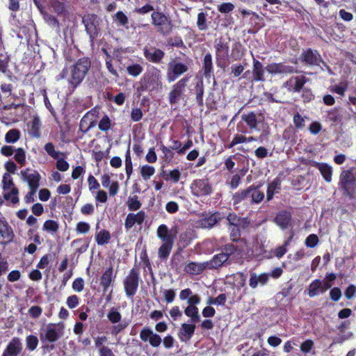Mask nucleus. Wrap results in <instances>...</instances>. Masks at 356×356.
Listing matches in <instances>:
<instances>
[{"label": "nucleus", "instance_id": "1", "mask_svg": "<svg viewBox=\"0 0 356 356\" xmlns=\"http://www.w3.org/2000/svg\"><path fill=\"white\" fill-rule=\"evenodd\" d=\"M338 189L342 196L350 200H356V175L351 170H343L340 172Z\"/></svg>", "mask_w": 356, "mask_h": 356}, {"label": "nucleus", "instance_id": "2", "mask_svg": "<svg viewBox=\"0 0 356 356\" xmlns=\"http://www.w3.org/2000/svg\"><path fill=\"white\" fill-rule=\"evenodd\" d=\"M90 65V60L88 58H80L73 65L71 75L68 79L69 83L73 89L82 82L88 72Z\"/></svg>", "mask_w": 356, "mask_h": 356}, {"label": "nucleus", "instance_id": "3", "mask_svg": "<svg viewBox=\"0 0 356 356\" xmlns=\"http://www.w3.org/2000/svg\"><path fill=\"white\" fill-rule=\"evenodd\" d=\"M63 334V326L60 324L49 323L41 328L40 339L43 343L58 341Z\"/></svg>", "mask_w": 356, "mask_h": 356}, {"label": "nucleus", "instance_id": "4", "mask_svg": "<svg viewBox=\"0 0 356 356\" xmlns=\"http://www.w3.org/2000/svg\"><path fill=\"white\" fill-rule=\"evenodd\" d=\"M162 86L160 71L153 70L145 74L140 81V89L142 90L152 91L158 90Z\"/></svg>", "mask_w": 356, "mask_h": 356}, {"label": "nucleus", "instance_id": "5", "mask_svg": "<svg viewBox=\"0 0 356 356\" xmlns=\"http://www.w3.org/2000/svg\"><path fill=\"white\" fill-rule=\"evenodd\" d=\"M82 22L86 33L89 35L90 42H93L99 33L100 19L95 14H88L83 17Z\"/></svg>", "mask_w": 356, "mask_h": 356}, {"label": "nucleus", "instance_id": "6", "mask_svg": "<svg viewBox=\"0 0 356 356\" xmlns=\"http://www.w3.org/2000/svg\"><path fill=\"white\" fill-rule=\"evenodd\" d=\"M152 24L158 28V31L163 35L170 34L172 31V24L171 20L163 13L153 12L152 13Z\"/></svg>", "mask_w": 356, "mask_h": 356}, {"label": "nucleus", "instance_id": "7", "mask_svg": "<svg viewBox=\"0 0 356 356\" xmlns=\"http://www.w3.org/2000/svg\"><path fill=\"white\" fill-rule=\"evenodd\" d=\"M139 269L134 268L123 282L126 295L129 298L133 297L137 291L139 285Z\"/></svg>", "mask_w": 356, "mask_h": 356}, {"label": "nucleus", "instance_id": "8", "mask_svg": "<svg viewBox=\"0 0 356 356\" xmlns=\"http://www.w3.org/2000/svg\"><path fill=\"white\" fill-rule=\"evenodd\" d=\"M214 47L216 49V63L218 67L225 70L228 60L229 46L222 39L216 40Z\"/></svg>", "mask_w": 356, "mask_h": 356}, {"label": "nucleus", "instance_id": "9", "mask_svg": "<svg viewBox=\"0 0 356 356\" xmlns=\"http://www.w3.org/2000/svg\"><path fill=\"white\" fill-rule=\"evenodd\" d=\"M178 233L179 227L177 225H174L171 229H168L165 225H161L159 226L156 231L157 236L161 240L162 243L170 245H174Z\"/></svg>", "mask_w": 356, "mask_h": 356}, {"label": "nucleus", "instance_id": "10", "mask_svg": "<svg viewBox=\"0 0 356 356\" xmlns=\"http://www.w3.org/2000/svg\"><path fill=\"white\" fill-rule=\"evenodd\" d=\"M189 77L185 76L173 85L172 90L169 93V102L171 104L178 103L186 87Z\"/></svg>", "mask_w": 356, "mask_h": 356}, {"label": "nucleus", "instance_id": "11", "mask_svg": "<svg viewBox=\"0 0 356 356\" xmlns=\"http://www.w3.org/2000/svg\"><path fill=\"white\" fill-rule=\"evenodd\" d=\"M192 193L197 196H204L211 193L212 188L208 179L195 180L191 186Z\"/></svg>", "mask_w": 356, "mask_h": 356}, {"label": "nucleus", "instance_id": "12", "mask_svg": "<svg viewBox=\"0 0 356 356\" xmlns=\"http://www.w3.org/2000/svg\"><path fill=\"white\" fill-rule=\"evenodd\" d=\"M21 175L24 181H26L30 189H37L40 186V175L38 171L31 169H26L21 171Z\"/></svg>", "mask_w": 356, "mask_h": 356}, {"label": "nucleus", "instance_id": "13", "mask_svg": "<svg viewBox=\"0 0 356 356\" xmlns=\"http://www.w3.org/2000/svg\"><path fill=\"white\" fill-rule=\"evenodd\" d=\"M140 338L144 342H149L154 348L159 347L162 341L161 337L154 333L149 327H144L140 332Z\"/></svg>", "mask_w": 356, "mask_h": 356}, {"label": "nucleus", "instance_id": "14", "mask_svg": "<svg viewBox=\"0 0 356 356\" xmlns=\"http://www.w3.org/2000/svg\"><path fill=\"white\" fill-rule=\"evenodd\" d=\"M232 264V259H228L226 254L222 252L219 254H215L212 259L207 261V266L209 269H218L222 266H227Z\"/></svg>", "mask_w": 356, "mask_h": 356}, {"label": "nucleus", "instance_id": "15", "mask_svg": "<svg viewBox=\"0 0 356 356\" xmlns=\"http://www.w3.org/2000/svg\"><path fill=\"white\" fill-rule=\"evenodd\" d=\"M22 349L23 346L20 339L13 337L3 350L2 356H18L22 353Z\"/></svg>", "mask_w": 356, "mask_h": 356}, {"label": "nucleus", "instance_id": "16", "mask_svg": "<svg viewBox=\"0 0 356 356\" xmlns=\"http://www.w3.org/2000/svg\"><path fill=\"white\" fill-rule=\"evenodd\" d=\"M307 81L308 79H306L304 75L292 76L284 83V86L289 91L300 92Z\"/></svg>", "mask_w": 356, "mask_h": 356}, {"label": "nucleus", "instance_id": "17", "mask_svg": "<svg viewBox=\"0 0 356 356\" xmlns=\"http://www.w3.org/2000/svg\"><path fill=\"white\" fill-rule=\"evenodd\" d=\"M242 120L245 122L249 128L252 129H258V127L261 122L264 120V117L261 113H254L250 112L247 114H243L241 116Z\"/></svg>", "mask_w": 356, "mask_h": 356}, {"label": "nucleus", "instance_id": "18", "mask_svg": "<svg viewBox=\"0 0 356 356\" xmlns=\"http://www.w3.org/2000/svg\"><path fill=\"white\" fill-rule=\"evenodd\" d=\"M313 166L317 168L324 181L330 183L332 181L333 168L327 163H320L313 161Z\"/></svg>", "mask_w": 356, "mask_h": 356}, {"label": "nucleus", "instance_id": "19", "mask_svg": "<svg viewBox=\"0 0 356 356\" xmlns=\"http://www.w3.org/2000/svg\"><path fill=\"white\" fill-rule=\"evenodd\" d=\"M267 72L270 74H291L295 72L293 66L285 65L284 63H272L266 67Z\"/></svg>", "mask_w": 356, "mask_h": 356}, {"label": "nucleus", "instance_id": "20", "mask_svg": "<svg viewBox=\"0 0 356 356\" xmlns=\"http://www.w3.org/2000/svg\"><path fill=\"white\" fill-rule=\"evenodd\" d=\"M227 220L230 227H236L242 229L248 228L250 224L248 218H241L235 213H229L227 217Z\"/></svg>", "mask_w": 356, "mask_h": 356}, {"label": "nucleus", "instance_id": "21", "mask_svg": "<svg viewBox=\"0 0 356 356\" xmlns=\"http://www.w3.org/2000/svg\"><path fill=\"white\" fill-rule=\"evenodd\" d=\"M144 56L145 58L151 62L159 63L165 56V53L160 49L151 47L144 49Z\"/></svg>", "mask_w": 356, "mask_h": 356}, {"label": "nucleus", "instance_id": "22", "mask_svg": "<svg viewBox=\"0 0 356 356\" xmlns=\"http://www.w3.org/2000/svg\"><path fill=\"white\" fill-rule=\"evenodd\" d=\"M14 234L7 222L0 221V243L7 244L12 241Z\"/></svg>", "mask_w": 356, "mask_h": 356}, {"label": "nucleus", "instance_id": "23", "mask_svg": "<svg viewBox=\"0 0 356 356\" xmlns=\"http://www.w3.org/2000/svg\"><path fill=\"white\" fill-rule=\"evenodd\" d=\"M195 330V325L183 323L179 332V337L181 341H188L193 335Z\"/></svg>", "mask_w": 356, "mask_h": 356}, {"label": "nucleus", "instance_id": "24", "mask_svg": "<svg viewBox=\"0 0 356 356\" xmlns=\"http://www.w3.org/2000/svg\"><path fill=\"white\" fill-rule=\"evenodd\" d=\"M206 264L207 261L204 263L191 262L185 266L184 271L191 275H199L202 273L204 270L208 268Z\"/></svg>", "mask_w": 356, "mask_h": 356}, {"label": "nucleus", "instance_id": "25", "mask_svg": "<svg viewBox=\"0 0 356 356\" xmlns=\"http://www.w3.org/2000/svg\"><path fill=\"white\" fill-rule=\"evenodd\" d=\"M264 69L261 63L253 59L252 81H264Z\"/></svg>", "mask_w": 356, "mask_h": 356}, {"label": "nucleus", "instance_id": "26", "mask_svg": "<svg viewBox=\"0 0 356 356\" xmlns=\"http://www.w3.org/2000/svg\"><path fill=\"white\" fill-rule=\"evenodd\" d=\"M291 216L290 213L282 211L278 213L275 218V223L282 229H286L290 224Z\"/></svg>", "mask_w": 356, "mask_h": 356}, {"label": "nucleus", "instance_id": "27", "mask_svg": "<svg viewBox=\"0 0 356 356\" xmlns=\"http://www.w3.org/2000/svg\"><path fill=\"white\" fill-rule=\"evenodd\" d=\"M115 277V275H113V269L112 267L106 269L105 272L103 273L102 276L101 277V282L100 284L104 287V292H106L109 286L111 285V282L113 281L114 278Z\"/></svg>", "mask_w": 356, "mask_h": 356}, {"label": "nucleus", "instance_id": "28", "mask_svg": "<svg viewBox=\"0 0 356 356\" xmlns=\"http://www.w3.org/2000/svg\"><path fill=\"white\" fill-rule=\"evenodd\" d=\"M251 191L249 190V187L246 189L239 191L233 195L232 200L234 206H236L242 202L249 201L250 200V193Z\"/></svg>", "mask_w": 356, "mask_h": 356}, {"label": "nucleus", "instance_id": "29", "mask_svg": "<svg viewBox=\"0 0 356 356\" xmlns=\"http://www.w3.org/2000/svg\"><path fill=\"white\" fill-rule=\"evenodd\" d=\"M313 74H317L320 70H327L330 74H332V70L327 64L321 59L317 58L316 54L313 52Z\"/></svg>", "mask_w": 356, "mask_h": 356}, {"label": "nucleus", "instance_id": "30", "mask_svg": "<svg viewBox=\"0 0 356 356\" xmlns=\"http://www.w3.org/2000/svg\"><path fill=\"white\" fill-rule=\"evenodd\" d=\"M168 66L170 70L174 71L175 74H177L179 76H181L188 70L187 63H182L177 61L176 60H171L168 64Z\"/></svg>", "mask_w": 356, "mask_h": 356}, {"label": "nucleus", "instance_id": "31", "mask_svg": "<svg viewBox=\"0 0 356 356\" xmlns=\"http://www.w3.org/2000/svg\"><path fill=\"white\" fill-rule=\"evenodd\" d=\"M249 190L251 191L250 193V203L258 204L264 200V193L259 190L258 186H250Z\"/></svg>", "mask_w": 356, "mask_h": 356}, {"label": "nucleus", "instance_id": "32", "mask_svg": "<svg viewBox=\"0 0 356 356\" xmlns=\"http://www.w3.org/2000/svg\"><path fill=\"white\" fill-rule=\"evenodd\" d=\"M202 69L205 77L210 78L213 72L212 56L210 53L204 56Z\"/></svg>", "mask_w": 356, "mask_h": 356}, {"label": "nucleus", "instance_id": "33", "mask_svg": "<svg viewBox=\"0 0 356 356\" xmlns=\"http://www.w3.org/2000/svg\"><path fill=\"white\" fill-rule=\"evenodd\" d=\"M185 314L190 317L191 323H194L200 321L198 308L195 305H188L184 310Z\"/></svg>", "mask_w": 356, "mask_h": 356}, {"label": "nucleus", "instance_id": "34", "mask_svg": "<svg viewBox=\"0 0 356 356\" xmlns=\"http://www.w3.org/2000/svg\"><path fill=\"white\" fill-rule=\"evenodd\" d=\"M280 190V181L278 179H274L270 182L267 188L266 198L268 201L273 199V195L275 193H278Z\"/></svg>", "mask_w": 356, "mask_h": 356}, {"label": "nucleus", "instance_id": "35", "mask_svg": "<svg viewBox=\"0 0 356 356\" xmlns=\"http://www.w3.org/2000/svg\"><path fill=\"white\" fill-rule=\"evenodd\" d=\"M221 220L219 213H213L202 220L201 225L204 228H211Z\"/></svg>", "mask_w": 356, "mask_h": 356}, {"label": "nucleus", "instance_id": "36", "mask_svg": "<svg viewBox=\"0 0 356 356\" xmlns=\"http://www.w3.org/2000/svg\"><path fill=\"white\" fill-rule=\"evenodd\" d=\"M111 239V234L106 229H102L96 234L95 240L98 245H103L107 244Z\"/></svg>", "mask_w": 356, "mask_h": 356}, {"label": "nucleus", "instance_id": "37", "mask_svg": "<svg viewBox=\"0 0 356 356\" xmlns=\"http://www.w3.org/2000/svg\"><path fill=\"white\" fill-rule=\"evenodd\" d=\"M93 113H95V111H90L88 112L81 120L80 124H79V129L83 133H86L88 130H90L93 126H94V122L91 121L90 124L87 126L88 124V119L89 118V116L90 115H93Z\"/></svg>", "mask_w": 356, "mask_h": 356}, {"label": "nucleus", "instance_id": "38", "mask_svg": "<svg viewBox=\"0 0 356 356\" xmlns=\"http://www.w3.org/2000/svg\"><path fill=\"white\" fill-rule=\"evenodd\" d=\"M21 133L17 129L9 130L5 136V140L7 143H15L20 138Z\"/></svg>", "mask_w": 356, "mask_h": 356}, {"label": "nucleus", "instance_id": "39", "mask_svg": "<svg viewBox=\"0 0 356 356\" xmlns=\"http://www.w3.org/2000/svg\"><path fill=\"white\" fill-rule=\"evenodd\" d=\"M41 122L38 117H35L32 122L30 129V134L32 136L39 138L40 136Z\"/></svg>", "mask_w": 356, "mask_h": 356}, {"label": "nucleus", "instance_id": "40", "mask_svg": "<svg viewBox=\"0 0 356 356\" xmlns=\"http://www.w3.org/2000/svg\"><path fill=\"white\" fill-rule=\"evenodd\" d=\"M107 318L109 321L115 324L121 322L122 315L115 307H112L107 314Z\"/></svg>", "mask_w": 356, "mask_h": 356}, {"label": "nucleus", "instance_id": "41", "mask_svg": "<svg viewBox=\"0 0 356 356\" xmlns=\"http://www.w3.org/2000/svg\"><path fill=\"white\" fill-rule=\"evenodd\" d=\"M50 5L54 12L58 15H64L67 12L65 3L59 0H51Z\"/></svg>", "mask_w": 356, "mask_h": 356}, {"label": "nucleus", "instance_id": "42", "mask_svg": "<svg viewBox=\"0 0 356 356\" xmlns=\"http://www.w3.org/2000/svg\"><path fill=\"white\" fill-rule=\"evenodd\" d=\"M173 248V245L168 243H163L160 246L158 250V254L160 259H166L170 254V252Z\"/></svg>", "mask_w": 356, "mask_h": 356}, {"label": "nucleus", "instance_id": "43", "mask_svg": "<svg viewBox=\"0 0 356 356\" xmlns=\"http://www.w3.org/2000/svg\"><path fill=\"white\" fill-rule=\"evenodd\" d=\"M196 100L200 106L203 105L204 83L202 80H198L195 85Z\"/></svg>", "mask_w": 356, "mask_h": 356}, {"label": "nucleus", "instance_id": "44", "mask_svg": "<svg viewBox=\"0 0 356 356\" xmlns=\"http://www.w3.org/2000/svg\"><path fill=\"white\" fill-rule=\"evenodd\" d=\"M127 204L129 211H137L141 207V202L138 200L137 195L128 197Z\"/></svg>", "mask_w": 356, "mask_h": 356}, {"label": "nucleus", "instance_id": "45", "mask_svg": "<svg viewBox=\"0 0 356 356\" xmlns=\"http://www.w3.org/2000/svg\"><path fill=\"white\" fill-rule=\"evenodd\" d=\"M19 191L17 188H13L10 191H4L3 197L6 200H10L13 204L19 202Z\"/></svg>", "mask_w": 356, "mask_h": 356}, {"label": "nucleus", "instance_id": "46", "mask_svg": "<svg viewBox=\"0 0 356 356\" xmlns=\"http://www.w3.org/2000/svg\"><path fill=\"white\" fill-rule=\"evenodd\" d=\"M44 19L49 26L56 29L57 33L60 32V23L54 15L50 14H45L44 16Z\"/></svg>", "mask_w": 356, "mask_h": 356}, {"label": "nucleus", "instance_id": "47", "mask_svg": "<svg viewBox=\"0 0 356 356\" xmlns=\"http://www.w3.org/2000/svg\"><path fill=\"white\" fill-rule=\"evenodd\" d=\"M2 183L4 191H10V189H12L13 188H16L13 181V178L9 173H5L3 175Z\"/></svg>", "mask_w": 356, "mask_h": 356}, {"label": "nucleus", "instance_id": "48", "mask_svg": "<svg viewBox=\"0 0 356 356\" xmlns=\"http://www.w3.org/2000/svg\"><path fill=\"white\" fill-rule=\"evenodd\" d=\"M227 300L226 295L225 293L220 294L216 298H209L207 302V304L209 305H224Z\"/></svg>", "mask_w": 356, "mask_h": 356}, {"label": "nucleus", "instance_id": "49", "mask_svg": "<svg viewBox=\"0 0 356 356\" xmlns=\"http://www.w3.org/2000/svg\"><path fill=\"white\" fill-rule=\"evenodd\" d=\"M38 344V339L36 336L29 335L26 338V345L27 349L31 351L34 350Z\"/></svg>", "mask_w": 356, "mask_h": 356}, {"label": "nucleus", "instance_id": "50", "mask_svg": "<svg viewBox=\"0 0 356 356\" xmlns=\"http://www.w3.org/2000/svg\"><path fill=\"white\" fill-rule=\"evenodd\" d=\"M154 168L148 165L142 166L140 169L141 176L145 180L149 179V177L154 174Z\"/></svg>", "mask_w": 356, "mask_h": 356}, {"label": "nucleus", "instance_id": "51", "mask_svg": "<svg viewBox=\"0 0 356 356\" xmlns=\"http://www.w3.org/2000/svg\"><path fill=\"white\" fill-rule=\"evenodd\" d=\"M15 160L20 164L21 166H23L26 163V154L25 152L22 148H18L15 150Z\"/></svg>", "mask_w": 356, "mask_h": 356}, {"label": "nucleus", "instance_id": "52", "mask_svg": "<svg viewBox=\"0 0 356 356\" xmlns=\"http://www.w3.org/2000/svg\"><path fill=\"white\" fill-rule=\"evenodd\" d=\"M58 227L57 222L51 220L45 221L43 225V229L47 232H56L58 231Z\"/></svg>", "mask_w": 356, "mask_h": 356}, {"label": "nucleus", "instance_id": "53", "mask_svg": "<svg viewBox=\"0 0 356 356\" xmlns=\"http://www.w3.org/2000/svg\"><path fill=\"white\" fill-rule=\"evenodd\" d=\"M197 26L201 31H204L207 29V15L204 13L201 12L198 14Z\"/></svg>", "mask_w": 356, "mask_h": 356}, {"label": "nucleus", "instance_id": "54", "mask_svg": "<svg viewBox=\"0 0 356 356\" xmlns=\"http://www.w3.org/2000/svg\"><path fill=\"white\" fill-rule=\"evenodd\" d=\"M10 62V56L6 54H0V72L6 74Z\"/></svg>", "mask_w": 356, "mask_h": 356}, {"label": "nucleus", "instance_id": "55", "mask_svg": "<svg viewBox=\"0 0 356 356\" xmlns=\"http://www.w3.org/2000/svg\"><path fill=\"white\" fill-rule=\"evenodd\" d=\"M327 118L329 121L332 122H337L339 121L341 115L339 112V109L337 108H334L327 111Z\"/></svg>", "mask_w": 356, "mask_h": 356}, {"label": "nucleus", "instance_id": "56", "mask_svg": "<svg viewBox=\"0 0 356 356\" xmlns=\"http://www.w3.org/2000/svg\"><path fill=\"white\" fill-rule=\"evenodd\" d=\"M111 126V121L107 115H104L99 122L98 127L100 130L107 131Z\"/></svg>", "mask_w": 356, "mask_h": 356}, {"label": "nucleus", "instance_id": "57", "mask_svg": "<svg viewBox=\"0 0 356 356\" xmlns=\"http://www.w3.org/2000/svg\"><path fill=\"white\" fill-rule=\"evenodd\" d=\"M115 19L118 21L120 26L128 28L127 24L129 22V19L128 17L122 11L117 12V13L115 15Z\"/></svg>", "mask_w": 356, "mask_h": 356}, {"label": "nucleus", "instance_id": "58", "mask_svg": "<svg viewBox=\"0 0 356 356\" xmlns=\"http://www.w3.org/2000/svg\"><path fill=\"white\" fill-rule=\"evenodd\" d=\"M44 149L47 153L55 159H58L59 155L61 154L59 152L55 150L54 145L52 143H48L44 145Z\"/></svg>", "mask_w": 356, "mask_h": 356}, {"label": "nucleus", "instance_id": "59", "mask_svg": "<svg viewBox=\"0 0 356 356\" xmlns=\"http://www.w3.org/2000/svg\"><path fill=\"white\" fill-rule=\"evenodd\" d=\"M183 260L184 257L180 253H175L172 255L170 261L172 268L178 269L180 267L181 264L183 262Z\"/></svg>", "mask_w": 356, "mask_h": 356}, {"label": "nucleus", "instance_id": "60", "mask_svg": "<svg viewBox=\"0 0 356 356\" xmlns=\"http://www.w3.org/2000/svg\"><path fill=\"white\" fill-rule=\"evenodd\" d=\"M181 177V172L178 169H175L169 172L167 177H165L166 181L172 180L174 183H177L179 181Z\"/></svg>", "mask_w": 356, "mask_h": 356}, {"label": "nucleus", "instance_id": "61", "mask_svg": "<svg viewBox=\"0 0 356 356\" xmlns=\"http://www.w3.org/2000/svg\"><path fill=\"white\" fill-rule=\"evenodd\" d=\"M168 44L171 47H185L184 42L181 37L175 36L170 38L167 40Z\"/></svg>", "mask_w": 356, "mask_h": 356}, {"label": "nucleus", "instance_id": "62", "mask_svg": "<svg viewBox=\"0 0 356 356\" xmlns=\"http://www.w3.org/2000/svg\"><path fill=\"white\" fill-rule=\"evenodd\" d=\"M237 251V247L232 243H227L222 248V252L227 254L228 259H231L230 257Z\"/></svg>", "mask_w": 356, "mask_h": 356}, {"label": "nucleus", "instance_id": "63", "mask_svg": "<svg viewBox=\"0 0 356 356\" xmlns=\"http://www.w3.org/2000/svg\"><path fill=\"white\" fill-rule=\"evenodd\" d=\"M127 70L130 75L136 76L143 71V67L139 64H134L127 67Z\"/></svg>", "mask_w": 356, "mask_h": 356}, {"label": "nucleus", "instance_id": "64", "mask_svg": "<svg viewBox=\"0 0 356 356\" xmlns=\"http://www.w3.org/2000/svg\"><path fill=\"white\" fill-rule=\"evenodd\" d=\"M230 238L234 242H237L241 239V229L236 227H231Z\"/></svg>", "mask_w": 356, "mask_h": 356}]
</instances>
